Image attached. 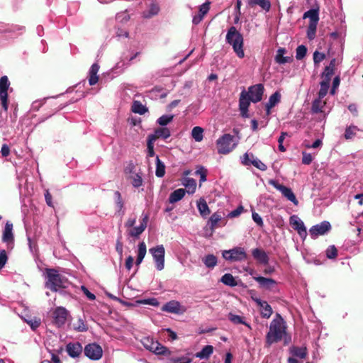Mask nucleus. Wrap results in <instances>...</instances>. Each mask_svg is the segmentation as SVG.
I'll return each mask as SVG.
<instances>
[{
  "instance_id": "49",
  "label": "nucleus",
  "mask_w": 363,
  "mask_h": 363,
  "mask_svg": "<svg viewBox=\"0 0 363 363\" xmlns=\"http://www.w3.org/2000/svg\"><path fill=\"white\" fill-rule=\"evenodd\" d=\"M326 257L328 259H335L337 256V249L335 245L329 246L326 250Z\"/></svg>"
},
{
  "instance_id": "51",
  "label": "nucleus",
  "mask_w": 363,
  "mask_h": 363,
  "mask_svg": "<svg viewBox=\"0 0 363 363\" xmlns=\"http://www.w3.org/2000/svg\"><path fill=\"white\" fill-rule=\"evenodd\" d=\"M138 257L144 259L146 252H147V247L145 242H141L138 244Z\"/></svg>"
},
{
  "instance_id": "13",
  "label": "nucleus",
  "mask_w": 363,
  "mask_h": 363,
  "mask_svg": "<svg viewBox=\"0 0 363 363\" xmlns=\"http://www.w3.org/2000/svg\"><path fill=\"white\" fill-rule=\"evenodd\" d=\"M131 111L133 113H146L149 111L145 98L141 96H135Z\"/></svg>"
},
{
  "instance_id": "46",
  "label": "nucleus",
  "mask_w": 363,
  "mask_h": 363,
  "mask_svg": "<svg viewBox=\"0 0 363 363\" xmlns=\"http://www.w3.org/2000/svg\"><path fill=\"white\" fill-rule=\"evenodd\" d=\"M291 352L294 356L300 358H305L307 355L306 348L305 347H294Z\"/></svg>"
},
{
  "instance_id": "17",
  "label": "nucleus",
  "mask_w": 363,
  "mask_h": 363,
  "mask_svg": "<svg viewBox=\"0 0 363 363\" xmlns=\"http://www.w3.org/2000/svg\"><path fill=\"white\" fill-rule=\"evenodd\" d=\"M252 255L258 264L264 266L268 265L269 257L264 250L255 248L252 250Z\"/></svg>"
},
{
  "instance_id": "33",
  "label": "nucleus",
  "mask_w": 363,
  "mask_h": 363,
  "mask_svg": "<svg viewBox=\"0 0 363 363\" xmlns=\"http://www.w3.org/2000/svg\"><path fill=\"white\" fill-rule=\"evenodd\" d=\"M213 352V347L212 345H206L202 350L195 354V357L202 359H208Z\"/></svg>"
},
{
  "instance_id": "53",
  "label": "nucleus",
  "mask_w": 363,
  "mask_h": 363,
  "mask_svg": "<svg viewBox=\"0 0 363 363\" xmlns=\"http://www.w3.org/2000/svg\"><path fill=\"white\" fill-rule=\"evenodd\" d=\"M145 230V229H144L143 226L139 225L131 229L128 233L131 237L138 238L139 235L142 234Z\"/></svg>"
},
{
  "instance_id": "16",
  "label": "nucleus",
  "mask_w": 363,
  "mask_h": 363,
  "mask_svg": "<svg viewBox=\"0 0 363 363\" xmlns=\"http://www.w3.org/2000/svg\"><path fill=\"white\" fill-rule=\"evenodd\" d=\"M207 225L209 226L211 233L218 227H223L226 225V221L223 220L221 215L218 212H216L209 218Z\"/></svg>"
},
{
  "instance_id": "27",
  "label": "nucleus",
  "mask_w": 363,
  "mask_h": 363,
  "mask_svg": "<svg viewBox=\"0 0 363 363\" xmlns=\"http://www.w3.org/2000/svg\"><path fill=\"white\" fill-rule=\"evenodd\" d=\"M281 100V94L279 91L274 92L270 96L268 102L265 104L267 113H269L271 109L277 105Z\"/></svg>"
},
{
  "instance_id": "24",
  "label": "nucleus",
  "mask_w": 363,
  "mask_h": 363,
  "mask_svg": "<svg viewBox=\"0 0 363 363\" xmlns=\"http://www.w3.org/2000/svg\"><path fill=\"white\" fill-rule=\"evenodd\" d=\"M180 303L177 301H171L166 303L162 308L163 311L168 313L179 314L181 313Z\"/></svg>"
},
{
  "instance_id": "42",
  "label": "nucleus",
  "mask_w": 363,
  "mask_h": 363,
  "mask_svg": "<svg viewBox=\"0 0 363 363\" xmlns=\"http://www.w3.org/2000/svg\"><path fill=\"white\" fill-rule=\"evenodd\" d=\"M228 318H229V320L231 322H233V323L242 324V325H245V326H247V328H251L250 325L248 323H247L245 321H244L242 319V317H241L240 315H235V314L230 313L228 315Z\"/></svg>"
},
{
  "instance_id": "7",
  "label": "nucleus",
  "mask_w": 363,
  "mask_h": 363,
  "mask_svg": "<svg viewBox=\"0 0 363 363\" xmlns=\"http://www.w3.org/2000/svg\"><path fill=\"white\" fill-rule=\"evenodd\" d=\"M143 344L147 350L155 353L156 354L169 355L171 354L167 347L163 346L157 341H154L152 339L149 337L145 338L143 341Z\"/></svg>"
},
{
  "instance_id": "5",
  "label": "nucleus",
  "mask_w": 363,
  "mask_h": 363,
  "mask_svg": "<svg viewBox=\"0 0 363 363\" xmlns=\"http://www.w3.org/2000/svg\"><path fill=\"white\" fill-rule=\"evenodd\" d=\"M303 18H308L307 38L313 40L315 37L318 23L319 21V6L315 3L313 8L303 13Z\"/></svg>"
},
{
  "instance_id": "19",
  "label": "nucleus",
  "mask_w": 363,
  "mask_h": 363,
  "mask_svg": "<svg viewBox=\"0 0 363 363\" xmlns=\"http://www.w3.org/2000/svg\"><path fill=\"white\" fill-rule=\"evenodd\" d=\"M51 98H44L43 99H38L34 101L30 106V111L32 112H37L40 111V108L45 106V108L42 111H48V108L50 106H52V103L49 101Z\"/></svg>"
},
{
  "instance_id": "1",
  "label": "nucleus",
  "mask_w": 363,
  "mask_h": 363,
  "mask_svg": "<svg viewBox=\"0 0 363 363\" xmlns=\"http://www.w3.org/2000/svg\"><path fill=\"white\" fill-rule=\"evenodd\" d=\"M264 86L257 84L250 86L248 90H242L239 99V106L241 113H247L250 102L257 103L262 99Z\"/></svg>"
},
{
  "instance_id": "38",
  "label": "nucleus",
  "mask_w": 363,
  "mask_h": 363,
  "mask_svg": "<svg viewBox=\"0 0 363 363\" xmlns=\"http://www.w3.org/2000/svg\"><path fill=\"white\" fill-rule=\"evenodd\" d=\"M325 103L321 101V99L315 100L312 106V110L315 113H325V110L323 109Z\"/></svg>"
},
{
  "instance_id": "55",
  "label": "nucleus",
  "mask_w": 363,
  "mask_h": 363,
  "mask_svg": "<svg viewBox=\"0 0 363 363\" xmlns=\"http://www.w3.org/2000/svg\"><path fill=\"white\" fill-rule=\"evenodd\" d=\"M8 261V256L5 250H0V271L4 267Z\"/></svg>"
},
{
  "instance_id": "30",
  "label": "nucleus",
  "mask_w": 363,
  "mask_h": 363,
  "mask_svg": "<svg viewBox=\"0 0 363 363\" xmlns=\"http://www.w3.org/2000/svg\"><path fill=\"white\" fill-rule=\"evenodd\" d=\"M197 208L200 215L203 218H206L211 213V211L207 205L206 200L203 198H200L197 201Z\"/></svg>"
},
{
  "instance_id": "10",
  "label": "nucleus",
  "mask_w": 363,
  "mask_h": 363,
  "mask_svg": "<svg viewBox=\"0 0 363 363\" xmlns=\"http://www.w3.org/2000/svg\"><path fill=\"white\" fill-rule=\"evenodd\" d=\"M10 82L6 76L0 78V100L2 106L3 111H8V89Z\"/></svg>"
},
{
  "instance_id": "21",
  "label": "nucleus",
  "mask_w": 363,
  "mask_h": 363,
  "mask_svg": "<svg viewBox=\"0 0 363 363\" xmlns=\"http://www.w3.org/2000/svg\"><path fill=\"white\" fill-rule=\"evenodd\" d=\"M253 300L262 308L261 315L264 318H269L273 313L271 306L267 301L257 298H253Z\"/></svg>"
},
{
  "instance_id": "41",
  "label": "nucleus",
  "mask_w": 363,
  "mask_h": 363,
  "mask_svg": "<svg viewBox=\"0 0 363 363\" xmlns=\"http://www.w3.org/2000/svg\"><path fill=\"white\" fill-rule=\"evenodd\" d=\"M114 199L118 208V212L120 213L124 207V201L122 199L121 194L118 191L114 192Z\"/></svg>"
},
{
  "instance_id": "22",
  "label": "nucleus",
  "mask_w": 363,
  "mask_h": 363,
  "mask_svg": "<svg viewBox=\"0 0 363 363\" xmlns=\"http://www.w3.org/2000/svg\"><path fill=\"white\" fill-rule=\"evenodd\" d=\"M13 224L7 222L5 225L4 230L2 235V241L9 245L13 243L14 236L13 234Z\"/></svg>"
},
{
  "instance_id": "25",
  "label": "nucleus",
  "mask_w": 363,
  "mask_h": 363,
  "mask_svg": "<svg viewBox=\"0 0 363 363\" xmlns=\"http://www.w3.org/2000/svg\"><path fill=\"white\" fill-rule=\"evenodd\" d=\"M171 135L170 130L168 128L162 127L155 130L154 134L149 135L151 140H156L159 138L167 139Z\"/></svg>"
},
{
  "instance_id": "45",
  "label": "nucleus",
  "mask_w": 363,
  "mask_h": 363,
  "mask_svg": "<svg viewBox=\"0 0 363 363\" xmlns=\"http://www.w3.org/2000/svg\"><path fill=\"white\" fill-rule=\"evenodd\" d=\"M74 330L78 332H85L88 330V327L82 318H79L74 324Z\"/></svg>"
},
{
  "instance_id": "26",
  "label": "nucleus",
  "mask_w": 363,
  "mask_h": 363,
  "mask_svg": "<svg viewBox=\"0 0 363 363\" xmlns=\"http://www.w3.org/2000/svg\"><path fill=\"white\" fill-rule=\"evenodd\" d=\"M209 2L203 4L199 8V13L193 17L192 23L198 25L203 18L204 16L208 12L210 6Z\"/></svg>"
},
{
  "instance_id": "58",
  "label": "nucleus",
  "mask_w": 363,
  "mask_h": 363,
  "mask_svg": "<svg viewBox=\"0 0 363 363\" xmlns=\"http://www.w3.org/2000/svg\"><path fill=\"white\" fill-rule=\"evenodd\" d=\"M334 73V70L328 66L325 67L324 72H323V77H324V80H328L330 82L331 77Z\"/></svg>"
},
{
  "instance_id": "57",
  "label": "nucleus",
  "mask_w": 363,
  "mask_h": 363,
  "mask_svg": "<svg viewBox=\"0 0 363 363\" xmlns=\"http://www.w3.org/2000/svg\"><path fill=\"white\" fill-rule=\"evenodd\" d=\"M302 163L306 165L310 164L313 161V157L311 153H308L306 152H302Z\"/></svg>"
},
{
  "instance_id": "23",
  "label": "nucleus",
  "mask_w": 363,
  "mask_h": 363,
  "mask_svg": "<svg viewBox=\"0 0 363 363\" xmlns=\"http://www.w3.org/2000/svg\"><path fill=\"white\" fill-rule=\"evenodd\" d=\"M254 279L257 281L260 287L271 290L277 284L275 280L271 278H265L263 277H255Z\"/></svg>"
},
{
  "instance_id": "54",
  "label": "nucleus",
  "mask_w": 363,
  "mask_h": 363,
  "mask_svg": "<svg viewBox=\"0 0 363 363\" xmlns=\"http://www.w3.org/2000/svg\"><path fill=\"white\" fill-rule=\"evenodd\" d=\"M131 184L135 188L140 187L143 184V179L141 176L138 174H135V175L132 176Z\"/></svg>"
},
{
  "instance_id": "35",
  "label": "nucleus",
  "mask_w": 363,
  "mask_h": 363,
  "mask_svg": "<svg viewBox=\"0 0 363 363\" xmlns=\"http://www.w3.org/2000/svg\"><path fill=\"white\" fill-rule=\"evenodd\" d=\"M203 262L208 268H213L217 264V257L213 255H208L203 258Z\"/></svg>"
},
{
  "instance_id": "48",
  "label": "nucleus",
  "mask_w": 363,
  "mask_h": 363,
  "mask_svg": "<svg viewBox=\"0 0 363 363\" xmlns=\"http://www.w3.org/2000/svg\"><path fill=\"white\" fill-rule=\"evenodd\" d=\"M169 362L170 363H191L192 359L187 356L171 357Z\"/></svg>"
},
{
  "instance_id": "50",
  "label": "nucleus",
  "mask_w": 363,
  "mask_h": 363,
  "mask_svg": "<svg viewBox=\"0 0 363 363\" xmlns=\"http://www.w3.org/2000/svg\"><path fill=\"white\" fill-rule=\"evenodd\" d=\"M307 48L305 45H299L296 48V58L297 60H302L306 55Z\"/></svg>"
},
{
  "instance_id": "43",
  "label": "nucleus",
  "mask_w": 363,
  "mask_h": 363,
  "mask_svg": "<svg viewBox=\"0 0 363 363\" xmlns=\"http://www.w3.org/2000/svg\"><path fill=\"white\" fill-rule=\"evenodd\" d=\"M330 86V82L328 80H323L320 82V88L319 91V98H323L328 93Z\"/></svg>"
},
{
  "instance_id": "39",
  "label": "nucleus",
  "mask_w": 363,
  "mask_h": 363,
  "mask_svg": "<svg viewBox=\"0 0 363 363\" xmlns=\"http://www.w3.org/2000/svg\"><path fill=\"white\" fill-rule=\"evenodd\" d=\"M203 129L199 126H195L191 131V136L196 142H201L203 138Z\"/></svg>"
},
{
  "instance_id": "12",
  "label": "nucleus",
  "mask_w": 363,
  "mask_h": 363,
  "mask_svg": "<svg viewBox=\"0 0 363 363\" xmlns=\"http://www.w3.org/2000/svg\"><path fill=\"white\" fill-rule=\"evenodd\" d=\"M290 225L297 231L298 234L304 240L307 236L306 228L303 222L296 216L293 215L289 218Z\"/></svg>"
},
{
  "instance_id": "18",
  "label": "nucleus",
  "mask_w": 363,
  "mask_h": 363,
  "mask_svg": "<svg viewBox=\"0 0 363 363\" xmlns=\"http://www.w3.org/2000/svg\"><path fill=\"white\" fill-rule=\"evenodd\" d=\"M230 255H229L230 261L241 262L246 260L248 257L245 250L242 247H236L230 250Z\"/></svg>"
},
{
  "instance_id": "11",
  "label": "nucleus",
  "mask_w": 363,
  "mask_h": 363,
  "mask_svg": "<svg viewBox=\"0 0 363 363\" xmlns=\"http://www.w3.org/2000/svg\"><path fill=\"white\" fill-rule=\"evenodd\" d=\"M84 354L91 360H99L103 355L101 347L96 343L86 345L84 349Z\"/></svg>"
},
{
  "instance_id": "8",
  "label": "nucleus",
  "mask_w": 363,
  "mask_h": 363,
  "mask_svg": "<svg viewBox=\"0 0 363 363\" xmlns=\"http://www.w3.org/2000/svg\"><path fill=\"white\" fill-rule=\"evenodd\" d=\"M150 253L155 262L156 268L157 270L161 271L164 267V255L165 250L162 245H157L149 250Z\"/></svg>"
},
{
  "instance_id": "31",
  "label": "nucleus",
  "mask_w": 363,
  "mask_h": 363,
  "mask_svg": "<svg viewBox=\"0 0 363 363\" xmlns=\"http://www.w3.org/2000/svg\"><path fill=\"white\" fill-rule=\"evenodd\" d=\"M99 69V66L98 64L94 63L91 65L89 69V83L90 85H94L97 83L99 80V77L97 76V73Z\"/></svg>"
},
{
  "instance_id": "29",
  "label": "nucleus",
  "mask_w": 363,
  "mask_h": 363,
  "mask_svg": "<svg viewBox=\"0 0 363 363\" xmlns=\"http://www.w3.org/2000/svg\"><path fill=\"white\" fill-rule=\"evenodd\" d=\"M160 8L157 3L152 2L148 9L143 11V17L145 18H150L154 16H156L160 12Z\"/></svg>"
},
{
  "instance_id": "40",
  "label": "nucleus",
  "mask_w": 363,
  "mask_h": 363,
  "mask_svg": "<svg viewBox=\"0 0 363 363\" xmlns=\"http://www.w3.org/2000/svg\"><path fill=\"white\" fill-rule=\"evenodd\" d=\"M184 185L187 189V192L189 194H193L195 192L196 187V180L192 178H186L185 179V182L184 183Z\"/></svg>"
},
{
  "instance_id": "44",
  "label": "nucleus",
  "mask_w": 363,
  "mask_h": 363,
  "mask_svg": "<svg viewBox=\"0 0 363 363\" xmlns=\"http://www.w3.org/2000/svg\"><path fill=\"white\" fill-rule=\"evenodd\" d=\"M250 155H251V157L252 158L251 164H252L253 166H255L256 168L259 169V170H262V171L267 170V167L264 163H263L259 160L255 158V156L252 153H251Z\"/></svg>"
},
{
  "instance_id": "62",
  "label": "nucleus",
  "mask_w": 363,
  "mask_h": 363,
  "mask_svg": "<svg viewBox=\"0 0 363 363\" xmlns=\"http://www.w3.org/2000/svg\"><path fill=\"white\" fill-rule=\"evenodd\" d=\"M140 303L144 304H149L154 306H158L160 304L159 301L155 298L141 300L140 301Z\"/></svg>"
},
{
  "instance_id": "56",
  "label": "nucleus",
  "mask_w": 363,
  "mask_h": 363,
  "mask_svg": "<svg viewBox=\"0 0 363 363\" xmlns=\"http://www.w3.org/2000/svg\"><path fill=\"white\" fill-rule=\"evenodd\" d=\"M325 57V54L320 52L318 51H315L313 53V61L315 65L319 64L322 62Z\"/></svg>"
},
{
  "instance_id": "14",
  "label": "nucleus",
  "mask_w": 363,
  "mask_h": 363,
  "mask_svg": "<svg viewBox=\"0 0 363 363\" xmlns=\"http://www.w3.org/2000/svg\"><path fill=\"white\" fill-rule=\"evenodd\" d=\"M331 228V225L328 221H323L320 224L312 226L309 233L312 238H316L319 235H323L328 232Z\"/></svg>"
},
{
  "instance_id": "60",
  "label": "nucleus",
  "mask_w": 363,
  "mask_h": 363,
  "mask_svg": "<svg viewBox=\"0 0 363 363\" xmlns=\"http://www.w3.org/2000/svg\"><path fill=\"white\" fill-rule=\"evenodd\" d=\"M252 216L253 220L257 223L258 226L262 227L264 225L262 218L257 213L253 212Z\"/></svg>"
},
{
  "instance_id": "6",
  "label": "nucleus",
  "mask_w": 363,
  "mask_h": 363,
  "mask_svg": "<svg viewBox=\"0 0 363 363\" xmlns=\"http://www.w3.org/2000/svg\"><path fill=\"white\" fill-rule=\"evenodd\" d=\"M238 140L234 135L226 133L220 137L216 141L218 152L226 155L233 151L237 146Z\"/></svg>"
},
{
  "instance_id": "64",
  "label": "nucleus",
  "mask_w": 363,
  "mask_h": 363,
  "mask_svg": "<svg viewBox=\"0 0 363 363\" xmlns=\"http://www.w3.org/2000/svg\"><path fill=\"white\" fill-rule=\"evenodd\" d=\"M250 156L251 157V155L247 152L243 155L242 157V163L244 165H250L252 164L251 162L252 161V158H250Z\"/></svg>"
},
{
  "instance_id": "32",
  "label": "nucleus",
  "mask_w": 363,
  "mask_h": 363,
  "mask_svg": "<svg viewBox=\"0 0 363 363\" xmlns=\"http://www.w3.org/2000/svg\"><path fill=\"white\" fill-rule=\"evenodd\" d=\"M186 190L184 189H178L172 192L169 196V202L171 203L180 201L185 195Z\"/></svg>"
},
{
  "instance_id": "9",
  "label": "nucleus",
  "mask_w": 363,
  "mask_h": 363,
  "mask_svg": "<svg viewBox=\"0 0 363 363\" xmlns=\"http://www.w3.org/2000/svg\"><path fill=\"white\" fill-rule=\"evenodd\" d=\"M268 183L270 185L273 186L276 189L281 191L282 195L284 197H286L289 201H291L295 205H298V201L291 188L285 186L274 179H269L268 181Z\"/></svg>"
},
{
  "instance_id": "15",
  "label": "nucleus",
  "mask_w": 363,
  "mask_h": 363,
  "mask_svg": "<svg viewBox=\"0 0 363 363\" xmlns=\"http://www.w3.org/2000/svg\"><path fill=\"white\" fill-rule=\"evenodd\" d=\"M68 311L64 307H57L53 311V318L55 325L58 327L64 325L67 320Z\"/></svg>"
},
{
  "instance_id": "3",
  "label": "nucleus",
  "mask_w": 363,
  "mask_h": 363,
  "mask_svg": "<svg viewBox=\"0 0 363 363\" xmlns=\"http://www.w3.org/2000/svg\"><path fill=\"white\" fill-rule=\"evenodd\" d=\"M45 287L54 292L66 289L69 285L68 279L55 269H45Z\"/></svg>"
},
{
  "instance_id": "63",
  "label": "nucleus",
  "mask_w": 363,
  "mask_h": 363,
  "mask_svg": "<svg viewBox=\"0 0 363 363\" xmlns=\"http://www.w3.org/2000/svg\"><path fill=\"white\" fill-rule=\"evenodd\" d=\"M152 141H153V140H151V138H149V140L147 142V156L148 157H153L155 155L154 145H153Z\"/></svg>"
},
{
  "instance_id": "59",
  "label": "nucleus",
  "mask_w": 363,
  "mask_h": 363,
  "mask_svg": "<svg viewBox=\"0 0 363 363\" xmlns=\"http://www.w3.org/2000/svg\"><path fill=\"white\" fill-rule=\"evenodd\" d=\"M286 135H287V133L282 132L281 133L280 137L278 139V143H279V147H279V151H281V152H285L286 151V148L283 145V142H284V140L285 136Z\"/></svg>"
},
{
  "instance_id": "47",
  "label": "nucleus",
  "mask_w": 363,
  "mask_h": 363,
  "mask_svg": "<svg viewBox=\"0 0 363 363\" xmlns=\"http://www.w3.org/2000/svg\"><path fill=\"white\" fill-rule=\"evenodd\" d=\"M357 130V128L356 126H349L346 128L344 137L346 140L352 139L355 135Z\"/></svg>"
},
{
  "instance_id": "4",
  "label": "nucleus",
  "mask_w": 363,
  "mask_h": 363,
  "mask_svg": "<svg viewBox=\"0 0 363 363\" xmlns=\"http://www.w3.org/2000/svg\"><path fill=\"white\" fill-rule=\"evenodd\" d=\"M226 42L232 45L234 52L239 58L245 57L243 50V38L236 28L231 26L226 35Z\"/></svg>"
},
{
  "instance_id": "37",
  "label": "nucleus",
  "mask_w": 363,
  "mask_h": 363,
  "mask_svg": "<svg viewBox=\"0 0 363 363\" xmlns=\"http://www.w3.org/2000/svg\"><path fill=\"white\" fill-rule=\"evenodd\" d=\"M165 174V165L160 160L159 157H156V171L155 174L157 177H162Z\"/></svg>"
},
{
  "instance_id": "52",
  "label": "nucleus",
  "mask_w": 363,
  "mask_h": 363,
  "mask_svg": "<svg viewBox=\"0 0 363 363\" xmlns=\"http://www.w3.org/2000/svg\"><path fill=\"white\" fill-rule=\"evenodd\" d=\"M173 117L174 115H171L170 116L162 115L157 119V123L162 126L166 125L172 121Z\"/></svg>"
},
{
  "instance_id": "28",
  "label": "nucleus",
  "mask_w": 363,
  "mask_h": 363,
  "mask_svg": "<svg viewBox=\"0 0 363 363\" xmlns=\"http://www.w3.org/2000/svg\"><path fill=\"white\" fill-rule=\"evenodd\" d=\"M247 5L250 7L259 6L262 10L268 12L271 8V3L269 0H247Z\"/></svg>"
},
{
  "instance_id": "36",
  "label": "nucleus",
  "mask_w": 363,
  "mask_h": 363,
  "mask_svg": "<svg viewBox=\"0 0 363 363\" xmlns=\"http://www.w3.org/2000/svg\"><path fill=\"white\" fill-rule=\"evenodd\" d=\"M221 282L225 285L229 286H235L238 285L237 281L231 274L227 273L225 274L220 279Z\"/></svg>"
},
{
  "instance_id": "61",
  "label": "nucleus",
  "mask_w": 363,
  "mask_h": 363,
  "mask_svg": "<svg viewBox=\"0 0 363 363\" xmlns=\"http://www.w3.org/2000/svg\"><path fill=\"white\" fill-rule=\"evenodd\" d=\"M244 208H243V206H238L236 209L232 211L229 214H228V217L229 218H235V217H238V216H240L241 214V213L243 211Z\"/></svg>"
},
{
  "instance_id": "20",
  "label": "nucleus",
  "mask_w": 363,
  "mask_h": 363,
  "mask_svg": "<svg viewBox=\"0 0 363 363\" xmlns=\"http://www.w3.org/2000/svg\"><path fill=\"white\" fill-rule=\"evenodd\" d=\"M66 351L71 357H78L82 352L83 348L79 342H70L66 346Z\"/></svg>"
},
{
  "instance_id": "2",
  "label": "nucleus",
  "mask_w": 363,
  "mask_h": 363,
  "mask_svg": "<svg viewBox=\"0 0 363 363\" xmlns=\"http://www.w3.org/2000/svg\"><path fill=\"white\" fill-rule=\"evenodd\" d=\"M284 320L279 313L272 320L269 325V330L266 335V345L269 347L273 343L281 341L286 333Z\"/></svg>"
},
{
  "instance_id": "34",
  "label": "nucleus",
  "mask_w": 363,
  "mask_h": 363,
  "mask_svg": "<svg viewBox=\"0 0 363 363\" xmlns=\"http://www.w3.org/2000/svg\"><path fill=\"white\" fill-rule=\"evenodd\" d=\"M286 52L284 48H279L277 55L275 56V61L280 65L289 62L291 60L289 57H284V55Z\"/></svg>"
}]
</instances>
